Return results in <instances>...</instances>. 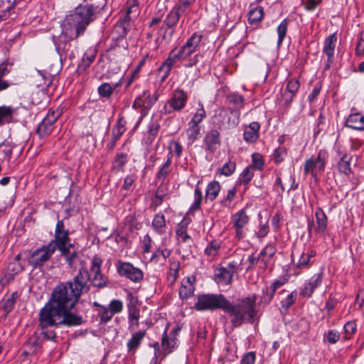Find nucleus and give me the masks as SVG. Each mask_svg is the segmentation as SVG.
Returning a JSON list of instances; mask_svg holds the SVG:
<instances>
[{
  "instance_id": "obj_39",
  "label": "nucleus",
  "mask_w": 364,
  "mask_h": 364,
  "mask_svg": "<svg viewBox=\"0 0 364 364\" xmlns=\"http://www.w3.org/2000/svg\"><path fill=\"white\" fill-rule=\"evenodd\" d=\"M126 121L123 117L118 119L117 124L112 129V138L116 141L125 131Z\"/></svg>"
},
{
  "instance_id": "obj_58",
  "label": "nucleus",
  "mask_w": 364,
  "mask_h": 364,
  "mask_svg": "<svg viewBox=\"0 0 364 364\" xmlns=\"http://www.w3.org/2000/svg\"><path fill=\"white\" fill-rule=\"evenodd\" d=\"M344 331L346 335V339H349L352 335H353L357 330V325L354 321H348L344 325Z\"/></svg>"
},
{
  "instance_id": "obj_31",
  "label": "nucleus",
  "mask_w": 364,
  "mask_h": 364,
  "mask_svg": "<svg viewBox=\"0 0 364 364\" xmlns=\"http://www.w3.org/2000/svg\"><path fill=\"white\" fill-rule=\"evenodd\" d=\"M316 255V252L313 250H307L306 252H303L298 262L296 264L297 268L304 269L308 268L310 266V259Z\"/></svg>"
},
{
  "instance_id": "obj_13",
  "label": "nucleus",
  "mask_w": 364,
  "mask_h": 364,
  "mask_svg": "<svg viewBox=\"0 0 364 364\" xmlns=\"http://www.w3.org/2000/svg\"><path fill=\"white\" fill-rule=\"evenodd\" d=\"M55 238V244L53 243L55 249L57 247L63 255H65L69 252V248L67 247L69 238L67 231L64 230L63 221H58L56 225Z\"/></svg>"
},
{
  "instance_id": "obj_7",
  "label": "nucleus",
  "mask_w": 364,
  "mask_h": 364,
  "mask_svg": "<svg viewBox=\"0 0 364 364\" xmlns=\"http://www.w3.org/2000/svg\"><path fill=\"white\" fill-rule=\"evenodd\" d=\"M227 299L223 294H200L198 296L194 307L198 311L214 310L224 308Z\"/></svg>"
},
{
  "instance_id": "obj_2",
  "label": "nucleus",
  "mask_w": 364,
  "mask_h": 364,
  "mask_svg": "<svg viewBox=\"0 0 364 364\" xmlns=\"http://www.w3.org/2000/svg\"><path fill=\"white\" fill-rule=\"evenodd\" d=\"M74 282L57 286L50 299L39 313V323L42 329L48 326L66 325L68 326L79 325L82 318L71 314L70 311L78 301L81 294L89 290L87 282L90 274L83 264Z\"/></svg>"
},
{
  "instance_id": "obj_20",
  "label": "nucleus",
  "mask_w": 364,
  "mask_h": 364,
  "mask_svg": "<svg viewBox=\"0 0 364 364\" xmlns=\"http://www.w3.org/2000/svg\"><path fill=\"white\" fill-rule=\"evenodd\" d=\"M178 329H173L171 331L169 336L167 335V329H165L161 339V346L165 354L172 352L173 349L177 346L178 340L176 336L178 335Z\"/></svg>"
},
{
  "instance_id": "obj_36",
  "label": "nucleus",
  "mask_w": 364,
  "mask_h": 364,
  "mask_svg": "<svg viewBox=\"0 0 364 364\" xmlns=\"http://www.w3.org/2000/svg\"><path fill=\"white\" fill-rule=\"evenodd\" d=\"M181 12L176 8L173 9L166 16L164 19V24L168 28H172L174 27L179 20Z\"/></svg>"
},
{
  "instance_id": "obj_37",
  "label": "nucleus",
  "mask_w": 364,
  "mask_h": 364,
  "mask_svg": "<svg viewBox=\"0 0 364 364\" xmlns=\"http://www.w3.org/2000/svg\"><path fill=\"white\" fill-rule=\"evenodd\" d=\"M9 63L4 62L0 64V92L6 90L9 87L8 81L3 80V77L9 73Z\"/></svg>"
},
{
  "instance_id": "obj_61",
  "label": "nucleus",
  "mask_w": 364,
  "mask_h": 364,
  "mask_svg": "<svg viewBox=\"0 0 364 364\" xmlns=\"http://www.w3.org/2000/svg\"><path fill=\"white\" fill-rule=\"evenodd\" d=\"M166 193H160V190L156 191L154 198L152 199L151 206L155 210L159 207L163 202Z\"/></svg>"
},
{
  "instance_id": "obj_8",
  "label": "nucleus",
  "mask_w": 364,
  "mask_h": 364,
  "mask_svg": "<svg viewBox=\"0 0 364 364\" xmlns=\"http://www.w3.org/2000/svg\"><path fill=\"white\" fill-rule=\"evenodd\" d=\"M214 119L219 129L235 127L239 122V114L232 109L229 111L220 107L215 110Z\"/></svg>"
},
{
  "instance_id": "obj_34",
  "label": "nucleus",
  "mask_w": 364,
  "mask_h": 364,
  "mask_svg": "<svg viewBox=\"0 0 364 364\" xmlns=\"http://www.w3.org/2000/svg\"><path fill=\"white\" fill-rule=\"evenodd\" d=\"M220 191V185L218 181H212L208 183L206 191H205V198L207 200H210V201L214 200L219 192Z\"/></svg>"
},
{
  "instance_id": "obj_43",
  "label": "nucleus",
  "mask_w": 364,
  "mask_h": 364,
  "mask_svg": "<svg viewBox=\"0 0 364 364\" xmlns=\"http://www.w3.org/2000/svg\"><path fill=\"white\" fill-rule=\"evenodd\" d=\"M206 112L203 107L200 105V107L196 109V112L192 119L188 123L200 126V123L205 118Z\"/></svg>"
},
{
  "instance_id": "obj_62",
  "label": "nucleus",
  "mask_w": 364,
  "mask_h": 364,
  "mask_svg": "<svg viewBox=\"0 0 364 364\" xmlns=\"http://www.w3.org/2000/svg\"><path fill=\"white\" fill-rule=\"evenodd\" d=\"M91 64V58L87 56L82 58V63L78 65L77 73L82 74L87 71Z\"/></svg>"
},
{
  "instance_id": "obj_6",
  "label": "nucleus",
  "mask_w": 364,
  "mask_h": 364,
  "mask_svg": "<svg viewBox=\"0 0 364 364\" xmlns=\"http://www.w3.org/2000/svg\"><path fill=\"white\" fill-rule=\"evenodd\" d=\"M328 156L326 151L320 150L316 156H312L306 159L304 164V174H310L312 178L317 179L318 176L323 173L325 170Z\"/></svg>"
},
{
  "instance_id": "obj_55",
  "label": "nucleus",
  "mask_w": 364,
  "mask_h": 364,
  "mask_svg": "<svg viewBox=\"0 0 364 364\" xmlns=\"http://www.w3.org/2000/svg\"><path fill=\"white\" fill-rule=\"evenodd\" d=\"M123 302L119 299H113L109 304L108 309L112 314L114 315L115 314L120 313L123 309Z\"/></svg>"
},
{
  "instance_id": "obj_23",
  "label": "nucleus",
  "mask_w": 364,
  "mask_h": 364,
  "mask_svg": "<svg viewBox=\"0 0 364 364\" xmlns=\"http://www.w3.org/2000/svg\"><path fill=\"white\" fill-rule=\"evenodd\" d=\"M260 125L257 122H253L245 128L243 133L244 140L247 143H252L256 141L259 137V130Z\"/></svg>"
},
{
  "instance_id": "obj_51",
  "label": "nucleus",
  "mask_w": 364,
  "mask_h": 364,
  "mask_svg": "<svg viewBox=\"0 0 364 364\" xmlns=\"http://www.w3.org/2000/svg\"><path fill=\"white\" fill-rule=\"evenodd\" d=\"M338 170L341 173L348 175L350 171V158L347 156H343L338 163Z\"/></svg>"
},
{
  "instance_id": "obj_15",
  "label": "nucleus",
  "mask_w": 364,
  "mask_h": 364,
  "mask_svg": "<svg viewBox=\"0 0 364 364\" xmlns=\"http://www.w3.org/2000/svg\"><path fill=\"white\" fill-rule=\"evenodd\" d=\"M249 220L250 217L245 209L237 211L232 216V223L235 229L236 236L238 238L242 237V229L247 224H248Z\"/></svg>"
},
{
  "instance_id": "obj_1",
  "label": "nucleus",
  "mask_w": 364,
  "mask_h": 364,
  "mask_svg": "<svg viewBox=\"0 0 364 364\" xmlns=\"http://www.w3.org/2000/svg\"><path fill=\"white\" fill-rule=\"evenodd\" d=\"M74 282L57 286L50 299L39 313V323L42 329L48 326L66 325L68 326L79 325L82 318L71 314L70 311L78 301L81 294L89 290L87 282L90 274L83 264Z\"/></svg>"
},
{
  "instance_id": "obj_56",
  "label": "nucleus",
  "mask_w": 364,
  "mask_h": 364,
  "mask_svg": "<svg viewBox=\"0 0 364 364\" xmlns=\"http://www.w3.org/2000/svg\"><path fill=\"white\" fill-rule=\"evenodd\" d=\"M114 87H112L109 83L105 82L99 86L97 90L99 95L102 97H109L112 92Z\"/></svg>"
},
{
  "instance_id": "obj_26",
  "label": "nucleus",
  "mask_w": 364,
  "mask_h": 364,
  "mask_svg": "<svg viewBox=\"0 0 364 364\" xmlns=\"http://www.w3.org/2000/svg\"><path fill=\"white\" fill-rule=\"evenodd\" d=\"M129 329L132 330L139 326V319L140 317V310L138 306H132L127 305Z\"/></svg>"
},
{
  "instance_id": "obj_52",
  "label": "nucleus",
  "mask_w": 364,
  "mask_h": 364,
  "mask_svg": "<svg viewBox=\"0 0 364 364\" xmlns=\"http://www.w3.org/2000/svg\"><path fill=\"white\" fill-rule=\"evenodd\" d=\"M230 104L235 107L236 109H240L243 107L244 98L239 94H231L228 97Z\"/></svg>"
},
{
  "instance_id": "obj_50",
  "label": "nucleus",
  "mask_w": 364,
  "mask_h": 364,
  "mask_svg": "<svg viewBox=\"0 0 364 364\" xmlns=\"http://www.w3.org/2000/svg\"><path fill=\"white\" fill-rule=\"evenodd\" d=\"M274 247L272 245H267L261 251L257 261H261L262 262L264 263L266 258H271L274 255Z\"/></svg>"
},
{
  "instance_id": "obj_49",
  "label": "nucleus",
  "mask_w": 364,
  "mask_h": 364,
  "mask_svg": "<svg viewBox=\"0 0 364 364\" xmlns=\"http://www.w3.org/2000/svg\"><path fill=\"white\" fill-rule=\"evenodd\" d=\"M17 296V294L14 293L4 302L2 309L4 311L5 316H6L13 309Z\"/></svg>"
},
{
  "instance_id": "obj_41",
  "label": "nucleus",
  "mask_w": 364,
  "mask_h": 364,
  "mask_svg": "<svg viewBox=\"0 0 364 364\" xmlns=\"http://www.w3.org/2000/svg\"><path fill=\"white\" fill-rule=\"evenodd\" d=\"M289 24V20L287 18L284 19L281 23L278 26L277 28V34H278V41H277V45L278 46H280L282 43L287 32V28Z\"/></svg>"
},
{
  "instance_id": "obj_4",
  "label": "nucleus",
  "mask_w": 364,
  "mask_h": 364,
  "mask_svg": "<svg viewBox=\"0 0 364 364\" xmlns=\"http://www.w3.org/2000/svg\"><path fill=\"white\" fill-rule=\"evenodd\" d=\"M256 296L246 297L239 304L233 305L227 300L224 311L231 317V323L234 327L241 326L245 321L252 323L257 312L255 311Z\"/></svg>"
},
{
  "instance_id": "obj_45",
  "label": "nucleus",
  "mask_w": 364,
  "mask_h": 364,
  "mask_svg": "<svg viewBox=\"0 0 364 364\" xmlns=\"http://www.w3.org/2000/svg\"><path fill=\"white\" fill-rule=\"evenodd\" d=\"M60 115V112L59 111L50 110L47 116L42 121L41 129H44L43 126L46 124H48V125H53L56 122Z\"/></svg>"
},
{
  "instance_id": "obj_47",
  "label": "nucleus",
  "mask_w": 364,
  "mask_h": 364,
  "mask_svg": "<svg viewBox=\"0 0 364 364\" xmlns=\"http://www.w3.org/2000/svg\"><path fill=\"white\" fill-rule=\"evenodd\" d=\"M235 163L234 161H229L224 164L223 166L218 169V172L225 176H230L235 172Z\"/></svg>"
},
{
  "instance_id": "obj_46",
  "label": "nucleus",
  "mask_w": 364,
  "mask_h": 364,
  "mask_svg": "<svg viewBox=\"0 0 364 364\" xmlns=\"http://www.w3.org/2000/svg\"><path fill=\"white\" fill-rule=\"evenodd\" d=\"M203 200V194L200 190L196 187L194 191V201L190 207L189 211L195 212L199 210Z\"/></svg>"
},
{
  "instance_id": "obj_17",
  "label": "nucleus",
  "mask_w": 364,
  "mask_h": 364,
  "mask_svg": "<svg viewBox=\"0 0 364 364\" xmlns=\"http://www.w3.org/2000/svg\"><path fill=\"white\" fill-rule=\"evenodd\" d=\"M158 95H151L149 91H144L142 95L136 97L133 103L134 109H149L157 101Z\"/></svg>"
},
{
  "instance_id": "obj_27",
  "label": "nucleus",
  "mask_w": 364,
  "mask_h": 364,
  "mask_svg": "<svg viewBox=\"0 0 364 364\" xmlns=\"http://www.w3.org/2000/svg\"><path fill=\"white\" fill-rule=\"evenodd\" d=\"M316 230L321 233L324 234L327 229V216L321 208H317L316 213Z\"/></svg>"
},
{
  "instance_id": "obj_11",
  "label": "nucleus",
  "mask_w": 364,
  "mask_h": 364,
  "mask_svg": "<svg viewBox=\"0 0 364 364\" xmlns=\"http://www.w3.org/2000/svg\"><path fill=\"white\" fill-rule=\"evenodd\" d=\"M55 251L53 243L35 250L31 255L28 262L34 267L40 266L48 260Z\"/></svg>"
},
{
  "instance_id": "obj_21",
  "label": "nucleus",
  "mask_w": 364,
  "mask_h": 364,
  "mask_svg": "<svg viewBox=\"0 0 364 364\" xmlns=\"http://www.w3.org/2000/svg\"><path fill=\"white\" fill-rule=\"evenodd\" d=\"M336 42L337 37L335 33H333L330 35L327 38H326L323 43V51L328 57L326 64V68H328L330 67V65L333 62Z\"/></svg>"
},
{
  "instance_id": "obj_35",
  "label": "nucleus",
  "mask_w": 364,
  "mask_h": 364,
  "mask_svg": "<svg viewBox=\"0 0 364 364\" xmlns=\"http://www.w3.org/2000/svg\"><path fill=\"white\" fill-rule=\"evenodd\" d=\"M152 227L159 234L164 233L166 231L165 217L161 213L156 214L152 221Z\"/></svg>"
},
{
  "instance_id": "obj_60",
  "label": "nucleus",
  "mask_w": 364,
  "mask_h": 364,
  "mask_svg": "<svg viewBox=\"0 0 364 364\" xmlns=\"http://www.w3.org/2000/svg\"><path fill=\"white\" fill-rule=\"evenodd\" d=\"M12 114V110L10 107H0V124L9 121Z\"/></svg>"
},
{
  "instance_id": "obj_24",
  "label": "nucleus",
  "mask_w": 364,
  "mask_h": 364,
  "mask_svg": "<svg viewBox=\"0 0 364 364\" xmlns=\"http://www.w3.org/2000/svg\"><path fill=\"white\" fill-rule=\"evenodd\" d=\"M346 127L355 130H364V117L360 113L350 114L345 124Z\"/></svg>"
},
{
  "instance_id": "obj_18",
  "label": "nucleus",
  "mask_w": 364,
  "mask_h": 364,
  "mask_svg": "<svg viewBox=\"0 0 364 364\" xmlns=\"http://www.w3.org/2000/svg\"><path fill=\"white\" fill-rule=\"evenodd\" d=\"M322 282V274L318 273L312 276L300 291L301 296L304 297H311L314 290L318 287Z\"/></svg>"
},
{
  "instance_id": "obj_59",
  "label": "nucleus",
  "mask_w": 364,
  "mask_h": 364,
  "mask_svg": "<svg viewBox=\"0 0 364 364\" xmlns=\"http://www.w3.org/2000/svg\"><path fill=\"white\" fill-rule=\"evenodd\" d=\"M355 54L358 56L364 55V29L361 31L355 48Z\"/></svg>"
},
{
  "instance_id": "obj_30",
  "label": "nucleus",
  "mask_w": 364,
  "mask_h": 364,
  "mask_svg": "<svg viewBox=\"0 0 364 364\" xmlns=\"http://www.w3.org/2000/svg\"><path fill=\"white\" fill-rule=\"evenodd\" d=\"M171 255V251L168 249H156L153 255H151V257L150 258V262L158 264L160 263L161 264H164L166 262V258H168Z\"/></svg>"
},
{
  "instance_id": "obj_57",
  "label": "nucleus",
  "mask_w": 364,
  "mask_h": 364,
  "mask_svg": "<svg viewBox=\"0 0 364 364\" xmlns=\"http://www.w3.org/2000/svg\"><path fill=\"white\" fill-rule=\"evenodd\" d=\"M252 166H247L240 176V180L245 184L248 183L252 178L254 173Z\"/></svg>"
},
{
  "instance_id": "obj_63",
  "label": "nucleus",
  "mask_w": 364,
  "mask_h": 364,
  "mask_svg": "<svg viewBox=\"0 0 364 364\" xmlns=\"http://www.w3.org/2000/svg\"><path fill=\"white\" fill-rule=\"evenodd\" d=\"M107 4V0H92V15L95 12H100Z\"/></svg>"
},
{
  "instance_id": "obj_33",
  "label": "nucleus",
  "mask_w": 364,
  "mask_h": 364,
  "mask_svg": "<svg viewBox=\"0 0 364 364\" xmlns=\"http://www.w3.org/2000/svg\"><path fill=\"white\" fill-rule=\"evenodd\" d=\"M264 17V9L262 6H256L248 12V20L250 24L259 23Z\"/></svg>"
},
{
  "instance_id": "obj_64",
  "label": "nucleus",
  "mask_w": 364,
  "mask_h": 364,
  "mask_svg": "<svg viewBox=\"0 0 364 364\" xmlns=\"http://www.w3.org/2000/svg\"><path fill=\"white\" fill-rule=\"evenodd\" d=\"M255 360V354L253 352H249L243 356L240 364H253Z\"/></svg>"
},
{
  "instance_id": "obj_3",
  "label": "nucleus",
  "mask_w": 364,
  "mask_h": 364,
  "mask_svg": "<svg viewBox=\"0 0 364 364\" xmlns=\"http://www.w3.org/2000/svg\"><path fill=\"white\" fill-rule=\"evenodd\" d=\"M202 38V35L194 33L183 46L178 49L174 48L169 53L168 58L159 68V72L163 74L161 77L163 80L169 75L173 66L177 61H186L183 66L187 68H191L198 63L199 55L191 56L196 52Z\"/></svg>"
},
{
  "instance_id": "obj_32",
  "label": "nucleus",
  "mask_w": 364,
  "mask_h": 364,
  "mask_svg": "<svg viewBox=\"0 0 364 364\" xmlns=\"http://www.w3.org/2000/svg\"><path fill=\"white\" fill-rule=\"evenodd\" d=\"M180 267V263L178 261H171L169 265V271L167 274V281L170 286H172L176 282L179 273L178 269Z\"/></svg>"
},
{
  "instance_id": "obj_25",
  "label": "nucleus",
  "mask_w": 364,
  "mask_h": 364,
  "mask_svg": "<svg viewBox=\"0 0 364 364\" xmlns=\"http://www.w3.org/2000/svg\"><path fill=\"white\" fill-rule=\"evenodd\" d=\"M145 335L146 331H139L133 333L131 338L127 341L128 351L134 353L141 345Z\"/></svg>"
},
{
  "instance_id": "obj_22",
  "label": "nucleus",
  "mask_w": 364,
  "mask_h": 364,
  "mask_svg": "<svg viewBox=\"0 0 364 364\" xmlns=\"http://www.w3.org/2000/svg\"><path fill=\"white\" fill-rule=\"evenodd\" d=\"M193 277H186L182 279L179 289V296L182 299H188L191 296L195 291Z\"/></svg>"
},
{
  "instance_id": "obj_44",
  "label": "nucleus",
  "mask_w": 364,
  "mask_h": 364,
  "mask_svg": "<svg viewBox=\"0 0 364 364\" xmlns=\"http://www.w3.org/2000/svg\"><path fill=\"white\" fill-rule=\"evenodd\" d=\"M220 245L221 244L219 241H211L205 249V254L210 257L215 256L220 248Z\"/></svg>"
},
{
  "instance_id": "obj_14",
  "label": "nucleus",
  "mask_w": 364,
  "mask_h": 364,
  "mask_svg": "<svg viewBox=\"0 0 364 364\" xmlns=\"http://www.w3.org/2000/svg\"><path fill=\"white\" fill-rule=\"evenodd\" d=\"M102 260L97 257L92 259V273L95 274L92 277V287L103 288L108 284V278L104 275L100 270V266Z\"/></svg>"
},
{
  "instance_id": "obj_9",
  "label": "nucleus",
  "mask_w": 364,
  "mask_h": 364,
  "mask_svg": "<svg viewBox=\"0 0 364 364\" xmlns=\"http://www.w3.org/2000/svg\"><path fill=\"white\" fill-rule=\"evenodd\" d=\"M116 268L119 276L124 277L134 283H139L144 279L143 271L130 262L119 260L116 263Z\"/></svg>"
},
{
  "instance_id": "obj_54",
  "label": "nucleus",
  "mask_w": 364,
  "mask_h": 364,
  "mask_svg": "<svg viewBox=\"0 0 364 364\" xmlns=\"http://www.w3.org/2000/svg\"><path fill=\"white\" fill-rule=\"evenodd\" d=\"M297 298V292L296 291H292L289 294L287 298L282 301V307L286 311L289 309V308L294 304Z\"/></svg>"
},
{
  "instance_id": "obj_42",
  "label": "nucleus",
  "mask_w": 364,
  "mask_h": 364,
  "mask_svg": "<svg viewBox=\"0 0 364 364\" xmlns=\"http://www.w3.org/2000/svg\"><path fill=\"white\" fill-rule=\"evenodd\" d=\"M176 237L179 242H187L191 240V237L187 233V229L183 224H179L176 230Z\"/></svg>"
},
{
  "instance_id": "obj_38",
  "label": "nucleus",
  "mask_w": 364,
  "mask_h": 364,
  "mask_svg": "<svg viewBox=\"0 0 364 364\" xmlns=\"http://www.w3.org/2000/svg\"><path fill=\"white\" fill-rule=\"evenodd\" d=\"M93 305L99 306L97 309V316L100 317V323H107L111 320L113 315L107 307L100 306L97 302L93 303Z\"/></svg>"
},
{
  "instance_id": "obj_48",
  "label": "nucleus",
  "mask_w": 364,
  "mask_h": 364,
  "mask_svg": "<svg viewBox=\"0 0 364 364\" xmlns=\"http://www.w3.org/2000/svg\"><path fill=\"white\" fill-rule=\"evenodd\" d=\"M236 196V191L234 188L228 191L226 196L220 200L222 206L225 208H232V203Z\"/></svg>"
},
{
  "instance_id": "obj_29",
  "label": "nucleus",
  "mask_w": 364,
  "mask_h": 364,
  "mask_svg": "<svg viewBox=\"0 0 364 364\" xmlns=\"http://www.w3.org/2000/svg\"><path fill=\"white\" fill-rule=\"evenodd\" d=\"M288 282V278L286 277H282L278 279L275 280L272 286L270 287V292H268V289L267 290V295L264 298V301L267 303H269L272 299L274 293L277 289H278L282 286L284 285Z\"/></svg>"
},
{
  "instance_id": "obj_53",
  "label": "nucleus",
  "mask_w": 364,
  "mask_h": 364,
  "mask_svg": "<svg viewBox=\"0 0 364 364\" xmlns=\"http://www.w3.org/2000/svg\"><path fill=\"white\" fill-rule=\"evenodd\" d=\"M252 168H255L257 170H262L264 168V159L262 156L259 153H253L252 154Z\"/></svg>"
},
{
  "instance_id": "obj_28",
  "label": "nucleus",
  "mask_w": 364,
  "mask_h": 364,
  "mask_svg": "<svg viewBox=\"0 0 364 364\" xmlns=\"http://www.w3.org/2000/svg\"><path fill=\"white\" fill-rule=\"evenodd\" d=\"M201 128L200 126L188 123V128L186 130L188 144H193L200 136Z\"/></svg>"
},
{
  "instance_id": "obj_16",
  "label": "nucleus",
  "mask_w": 364,
  "mask_h": 364,
  "mask_svg": "<svg viewBox=\"0 0 364 364\" xmlns=\"http://www.w3.org/2000/svg\"><path fill=\"white\" fill-rule=\"evenodd\" d=\"M203 141L206 146L207 150L210 153H213L220 147L221 144L220 132L216 129H210L206 133Z\"/></svg>"
},
{
  "instance_id": "obj_12",
  "label": "nucleus",
  "mask_w": 364,
  "mask_h": 364,
  "mask_svg": "<svg viewBox=\"0 0 364 364\" xmlns=\"http://www.w3.org/2000/svg\"><path fill=\"white\" fill-rule=\"evenodd\" d=\"M235 271V266L232 264H228L227 267H218L215 270V281L220 285H229L232 281Z\"/></svg>"
},
{
  "instance_id": "obj_40",
  "label": "nucleus",
  "mask_w": 364,
  "mask_h": 364,
  "mask_svg": "<svg viewBox=\"0 0 364 364\" xmlns=\"http://www.w3.org/2000/svg\"><path fill=\"white\" fill-rule=\"evenodd\" d=\"M171 158L168 157L164 164L160 168L158 173H156V179L164 182L171 172Z\"/></svg>"
},
{
  "instance_id": "obj_10",
  "label": "nucleus",
  "mask_w": 364,
  "mask_h": 364,
  "mask_svg": "<svg viewBox=\"0 0 364 364\" xmlns=\"http://www.w3.org/2000/svg\"><path fill=\"white\" fill-rule=\"evenodd\" d=\"M188 96L183 90L178 89L173 91L171 97L164 106L165 112L171 114L172 112H180L186 106Z\"/></svg>"
},
{
  "instance_id": "obj_19",
  "label": "nucleus",
  "mask_w": 364,
  "mask_h": 364,
  "mask_svg": "<svg viewBox=\"0 0 364 364\" xmlns=\"http://www.w3.org/2000/svg\"><path fill=\"white\" fill-rule=\"evenodd\" d=\"M300 87L299 81L295 78L289 80L287 84L286 89L282 93V100L285 105H289L291 103L296 93Z\"/></svg>"
},
{
  "instance_id": "obj_5",
  "label": "nucleus",
  "mask_w": 364,
  "mask_h": 364,
  "mask_svg": "<svg viewBox=\"0 0 364 364\" xmlns=\"http://www.w3.org/2000/svg\"><path fill=\"white\" fill-rule=\"evenodd\" d=\"M86 14H82L81 10L74 14L68 15L62 23V33L70 39H74L80 36L85 30L90 21L91 7L85 6Z\"/></svg>"
}]
</instances>
